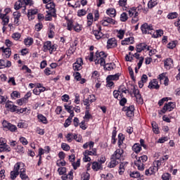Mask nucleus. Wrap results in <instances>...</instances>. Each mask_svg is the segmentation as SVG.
Returning a JSON list of instances; mask_svg holds the SVG:
<instances>
[{
    "label": "nucleus",
    "mask_w": 180,
    "mask_h": 180,
    "mask_svg": "<svg viewBox=\"0 0 180 180\" xmlns=\"http://www.w3.org/2000/svg\"><path fill=\"white\" fill-rule=\"evenodd\" d=\"M106 58V54L105 52H96L95 56H94V62L95 64H100L101 65L105 66V60Z\"/></svg>",
    "instance_id": "nucleus-1"
},
{
    "label": "nucleus",
    "mask_w": 180,
    "mask_h": 180,
    "mask_svg": "<svg viewBox=\"0 0 180 180\" xmlns=\"http://www.w3.org/2000/svg\"><path fill=\"white\" fill-rule=\"evenodd\" d=\"M56 50H57V45L52 44L51 41H46L44 43L43 51L44 53H47V51H49L50 54H53V52L56 51Z\"/></svg>",
    "instance_id": "nucleus-2"
},
{
    "label": "nucleus",
    "mask_w": 180,
    "mask_h": 180,
    "mask_svg": "<svg viewBox=\"0 0 180 180\" xmlns=\"http://www.w3.org/2000/svg\"><path fill=\"white\" fill-rule=\"evenodd\" d=\"M67 29L68 30H70V31L74 30L77 33H79V32L82 30V25L78 23L74 25V22H72V20H69L67 21Z\"/></svg>",
    "instance_id": "nucleus-3"
},
{
    "label": "nucleus",
    "mask_w": 180,
    "mask_h": 180,
    "mask_svg": "<svg viewBox=\"0 0 180 180\" xmlns=\"http://www.w3.org/2000/svg\"><path fill=\"white\" fill-rule=\"evenodd\" d=\"M141 30L143 34H153L154 28H153V25L144 23L141 25Z\"/></svg>",
    "instance_id": "nucleus-4"
},
{
    "label": "nucleus",
    "mask_w": 180,
    "mask_h": 180,
    "mask_svg": "<svg viewBox=\"0 0 180 180\" xmlns=\"http://www.w3.org/2000/svg\"><path fill=\"white\" fill-rule=\"evenodd\" d=\"M130 18H132V23H137L139 22V13L136 11V8H132L128 11Z\"/></svg>",
    "instance_id": "nucleus-5"
},
{
    "label": "nucleus",
    "mask_w": 180,
    "mask_h": 180,
    "mask_svg": "<svg viewBox=\"0 0 180 180\" xmlns=\"http://www.w3.org/2000/svg\"><path fill=\"white\" fill-rule=\"evenodd\" d=\"M131 96H134L136 98V101L139 105H143V98H141V94H140V91H130Z\"/></svg>",
    "instance_id": "nucleus-6"
},
{
    "label": "nucleus",
    "mask_w": 180,
    "mask_h": 180,
    "mask_svg": "<svg viewBox=\"0 0 180 180\" xmlns=\"http://www.w3.org/2000/svg\"><path fill=\"white\" fill-rule=\"evenodd\" d=\"M2 124H3V127H4V129H8V130H9L10 131L14 132L16 130H18V127H16L15 125H13V124L9 123L6 120H4L2 122Z\"/></svg>",
    "instance_id": "nucleus-7"
},
{
    "label": "nucleus",
    "mask_w": 180,
    "mask_h": 180,
    "mask_svg": "<svg viewBox=\"0 0 180 180\" xmlns=\"http://www.w3.org/2000/svg\"><path fill=\"white\" fill-rule=\"evenodd\" d=\"M84 65V61L82 60V58H78L77 61L73 63V70L74 71H79V70H82V65Z\"/></svg>",
    "instance_id": "nucleus-8"
},
{
    "label": "nucleus",
    "mask_w": 180,
    "mask_h": 180,
    "mask_svg": "<svg viewBox=\"0 0 180 180\" xmlns=\"http://www.w3.org/2000/svg\"><path fill=\"white\" fill-rule=\"evenodd\" d=\"M101 23L103 26H109V25H116V20H113L112 18L105 17L101 21Z\"/></svg>",
    "instance_id": "nucleus-9"
},
{
    "label": "nucleus",
    "mask_w": 180,
    "mask_h": 180,
    "mask_svg": "<svg viewBox=\"0 0 180 180\" xmlns=\"http://www.w3.org/2000/svg\"><path fill=\"white\" fill-rule=\"evenodd\" d=\"M175 109V103L174 102H169L168 103H166L163 108L162 109L161 112L163 113H165L167 110L169 112H171L172 110H174Z\"/></svg>",
    "instance_id": "nucleus-10"
},
{
    "label": "nucleus",
    "mask_w": 180,
    "mask_h": 180,
    "mask_svg": "<svg viewBox=\"0 0 180 180\" xmlns=\"http://www.w3.org/2000/svg\"><path fill=\"white\" fill-rule=\"evenodd\" d=\"M0 51H2V56L4 58H9V57L12 56L11 48H5V46H2L0 48Z\"/></svg>",
    "instance_id": "nucleus-11"
},
{
    "label": "nucleus",
    "mask_w": 180,
    "mask_h": 180,
    "mask_svg": "<svg viewBox=\"0 0 180 180\" xmlns=\"http://www.w3.org/2000/svg\"><path fill=\"white\" fill-rule=\"evenodd\" d=\"M39 13V10L37 8H31L27 11V18L28 20H33L36 15Z\"/></svg>",
    "instance_id": "nucleus-12"
},
{
    "label": "nucleus",
    "mask_w": 180,
    "mask_h": 180,
    "mask_svg": "<svg viewBox=\"0 0 180 180\" xmlns=\"http://www.w3.org/2000/svg\"><path fill=\"white\" fill-rule=\"evenodd\" d=\"M160 167H161V162L160 161H154L153 166L149 168L150 174L154 175V174L158 171V168H160Z\"/></svg>",
    "instance_id": "nucleus-13"
},
{
    "label": "nucleus",
    "mask_w": 180,
    "mask_h": 180,
    "mask_svg": "<svg viewBox=\"0 0 180 180\" xmlns=\"http://www.w3.org/2000/svg\"><path fill=\"white\" fill-rule=\"evenodd\" d=\"M123 110L124 112H127V116L128 117H133L134 116V105L124 107Z\"/></svg>",
    "instance_id": "nucleus-14"
},
{
    "label": "nucleus",
    "mask_w": 180,
    "mask_h": 180,
    "mask_svg": "<svg viewBox=\"0 0 180 180\" xmlns=\"http://www.w3.org/2000/svg\"><path fill=\"white\" fill-rule=\"evenodd\" d=\"M123 149H117L111 156V160H120L123 155Z\"/></svg>",
    "instance_id": "nucleus-15"
},
{
    "label": "nucleus",
    "mask_w": 180,
    "mask_h": 180,
    "mask_svg": "<svg viewBox=\"0 0 180 180\" xmlns=\"http://www.w3.org/2000/svg\"><path fill=\"white\" fill-rule=\"evenodd\" d=\"M13 169H15V171H17V172H19L20 171V174L21 172H26V169L25 168V164L20 162H17L14 165Z\"/></svg>",
    "instance_id": "nucleus-16"
},
{
    "label": "nucleus",
    "mask_w": 180,
    "mask_h": 180,
    "mask_svg": "<svg viewBox=\"0 0 180 180\" xmlns=\"http://www.w3.org/2000/svg\"><path fill=\"white\" fill-rule=\"evenodd\" d=\"M117 47V41L115 38H110L107 41V49H115Z\"/></svg>",
    "instance_id": "nucleus-17"
},
{
    "label": "nucleus",
    "mask_w": 180,
    "mask_h": 180,
    "mask_svg": "<svg viewBox=\"0 0 180 180\" xmlns=\"http://www.w3.org/2000/svg\"><path fill=\"white\" fill-rule=\"evenodd\" d=\"M32 96V93L30 91L27 92V94L24 96V98L18 99L17 101V103L19 106H22L23 103H27V99Z\"/></svg>",
    "instance_id": "nucleus-18"
},
{
    "label": "nucleus",
    "mask_w": 180,
    "mask_h": 180,
    "mask_svg": "<svg viewBox=\"0 0 180 180\" xmlns=\"http://www.w3.org/2000/svg\"><path fill=\"white\" fill-rule=\"evenodd\" d=\"M11 151V148L4 142V141L0 140V153H9Z\"/></svg>",
    "instance_id": "nucleus-19"
},
{
    "label": "nucleus",
    "mask_w": 180,
    "mask_h": 180,
    "mask_svg": "<svg viewBox=\"0 0 180 180\" xmlns=\"http://www.w3.org/2000/svg\"><path fill=\"white\" fill-rule=\"evenodd\" d=\"M148 88L149 89H160V84H158L157 79H154L149 82Z\"/></svg>",
    "instance_id": "nucleus-20"
},
{
    "label": "nucleus",
    "mask_w": 180,
    "mask_h": 180,
    "mask_svg": "<svg viewBox=\"0 0 180 180\" xmlns=\"http://www.w3.org/2000/svg\"><path fill=\"white\" fill-rule=\"evenodd\" d=\"M150 50V46H147L146 44H139L136 46V53H141L143 50Z\"/></svg>",
    "instance_id": "nucleus-21"
},
{
    "label": "nucleus",
    "mask_w": 180,
    "mask_h": 180,
    "mask_svg": "<svg viewBox=\"0 0 180 180\" xmlns=\"http://www.w3.org/2000/svg\"><path fill=\"white\" fill-rule=\"evenodd\" d=\"M164 64L166 70H171L172 65H174V60H172L171 58H168L164 61Z\"/></svg>",
    "instance_id": "nucleus-22"
},
{
    "label": "nucleus",
    "mask_w": 180,
    "mask_h": 180,
    "mask_svg": "<svg viewBox=\"0 0 180 180\" xmlns=\"http://www.w3.org/2000/svg\"><path fill=\"white\" fill-rule=\"evenodd\" d=\"M95 101H96V98H95V95L91 94L89 96L88 98H86L84 101V106L86 105H91V103H92V102H95Z\"/></svg>",
    "instance_id": "nucleus-23"
},
{
    "label": "nucleus",
    "mask_w": 180,
    "mask_h": 180,
    "mask_svg": "<svg viewBox=\"0 0 180 180\" xmlns=\"http://www.w3.org/2000/svg\"><path fill=\"white\" fill-rule=\"evenodd\" d=\"M46 9H48V12H51V13H56V5L53 2L48 3L46 5Z\"/></svg>",
    "instance_id": "nucleus-24"
},
{
    "label": "nucleus",
    "mask_w": 180,
    "mask_h": 180,
    "mask_svg": "<svg viewBox=\"0 0 180 180\" xmlns=\"http://www.w3.org/2000/svg\"><path fill=\"white\" fill-rule=\"evenodd\" d=\"M134 164L139 171H144V163L141 159L139 158L136 161L134 162Z\"/></svg>",
    "instance_id": "nucleus-25"
},
{
    "label": "nucleus",
    "mask_w": 180,
    "mask_h": 180,
    "mask_svg": "<svg viewBox=\"0 0 180 180\" xmlns=\"http://www.w3.org/2000/svg\"><path fill=\"white\" fill-rule=\"evenodd\" d=\"M133 43H134V38L129 37V38H126L124 40H122L121 42V44L122 46H126L128 44H133Z\"/></svg>",
    "instance_id": "nucleus-26"
},
{
    "label": "nucleus",
    "mask_w": 180,
    "mask_h": 180,
    "mask_svg": "<svg viewBox=\"0 0 180 180\" xmlns=\"http://www.w3.org/2000/svg\"><path fill=\"white\" fill-rule=\"evenodd\" d=\"M5 107L9 109L11 112H17L18 110V106L12 104V103H6Z\"/></svg>",
    "instance_id": "nucleus-27"
},
{
    "label": "nucleus",
    "mask_w": 180,
    "mask_h": 180,
    "mask_svg": "<svg viewBox=\"0 0 180 180\" xmlns=\"http://www.w3.org/2000/svg\"><path fill=\"white\" fill-rule=\"evenodd\" d=\"M106 13L108 15L110 18H115L116 17V9L114 8H110L106 10Z\"/></svg>",
    "instance_id": "nucleus-28"
},
{
    "label": "nucleus",
    "mask_w": 180,
    "mask_h": 180,
    "mask_svg": "<svg viewBox=\"0 0 180 180\" xmlns=\"http://www.w3.org/2000/svg\"><path fill=\"white\" fill-rule=\"evenodd\" d=\"M120 75L119 74H115L113 75H108L106 78V81H117Z\"/></svg>",
    "instance_id": "nucleus-29"
},
{
    "label": "nucleus",
    "mask_w": 180,
    "mask_h": 180,
    "mask_svg": "<svg viewBox=\"0 0 180 180\" xmlns=\"http://www.w3.org/2000/svg\"><path fill=\"white\" fill-rule=\"evenodd\" d=\"M33 42H34L33 38L30 37H28L24 39V44L27 47H30V46L33 44Z\"/></svg>",
    "instance_id": "nucleus-30"
},
{
    "label": "nucleus",
    "mask_w": 180,
    "mask_h": 180,
    "mask_svg": "<svg viewBox=\"0 0 180 180\" xmlns=\"http://www.w3.org/2000/svg\"><path fill=\"white\" fill-rule=\"evenodd\" d=\"M102 169L103 167L101 163L98 162H94L92 163V169H94V171H99V169Z\"/></svg>",
    "instance_id": "nucleus-31"
},
{
    "label": "nucleus",
    "mask_w": 180,
    "mask_h": 180,
    "mask_svg": "<svg viewBox=\"0 0 180 180\" xmlns=\"http://www.w3.org/2000/svg\"><path fill=\"white\" fill-rule=\"evenodd\" d=\"M93 34H94V36H95L96 39H97V40H100V39H102V37H103V34L102 33V32H101V30H94Z\"/></svg>",
    "instance_id": "nucleus-32"
},
{
    "label": "nucleus",
    "mask_w": 180,
    "mask_h": 180,
    "mask_svg": "<svg viewBox=\"0 0 180 180\" xmlns=\"http://www.w3.org/2000/svg\"><path fill=\"white\" fill-rule=\"evenodd\" d=\"M21 16L22 15L20 14V13L18 11L13 13L14 22L15 23V25H18V23H19V20Z\"/></svg>",
    "instance_id": "nucleus-33"
},
{
    "label": "nucleus",
    "mask_w": 180,
    "mask_h": 180,
    "mask_svg": "<svg viewBox=\"0 0 180 180\" xmlns=\"http://www.w3.org/2000/svg\"><path fill=\"white\" fill-rule=\"evenodd\" d=\"M153 127V131L155 134H159L160 129H158V124L155 122H152L151 123Z\"/></svg>",
    "instance_id": "nucleus-34"
},
{
    "label": "nucleus",
    "mask_w": 180,
    "mask_h": 180,
    "mask_svg": "<svg viewBox=\"0 0 180 180\" xmlns=\"http://www.w3.org/2000/svg\"><path fill=\"white\" fill-rule=\"evenodd\" d=\"M2 20L3 26H6L9 23V16H7L6 14H4L3 17L0 18Z\"/></svg>",
    "instance_id": "nucleus-35"
},
{
    "label": "nucleus",
    "mask_w": 180,
    "mask_h": 180,
    "mask_svg": "<svg viewBox=\"0 0 180 180\" xmlns=\"http://www.w3.org/2000/svg\"><path fill=\"white\" fill-rule=\"evenodd\" d=\"M92 23H94V15L90 13L87 15V25L91 26Z\"/></svg>",
    "instance_id": "nucleus-36"
},
{
    "label": "nucleus",
    "mask_w": 180,
    "mask_h": 180,
    "mask_svg": "<svg viewBox=\"0 0 180 180\" xmlns=\"http://www.w3.org/2000/svg\"><path fill=\"white\" fill-rule=\"evenodd\" d=\"M105 68L108 70V71H112V70H115L116 68V65L115 63H105Z\"/></svg>",
    "instance_id": "nucleus-37"
},
{
    "label": "nucleus",
    "mask_w": 180,
    "mask_h": 180,
    "mask_svg": "<svg viewBox=\"0 0 180 180\" xmlns=\"http://www.w3.org/2000/svg\"><path fill=\"white\" fill-rule=\"evenodd\" d=\"M132 150L134 151V153H140L141 151V146L139 143H135L132 146Z\"/></svg>",
    "instance_id": "nucleus-38"
},
{
    "label": "nucleus",
    "mask_w": 180,
    "mask_h": 180,
    "mask_svg": "<svg viewBox=\"0 0 180 180\" xmlns=\"http://www.w3.org/2000/svg\"><path fill=\"white\" fill-rule=\"evenodd\" d=\"M126 33V31L123 30H120L117 31V37H118V39H120V40H122V39H123V37H124V34Z\"/></svg>",
    "instance_id": "nucleus-39"
},
{
    "label": "nucleus",
    "mask_w": 180,
    "mask_h": 180,
    "mask_svg": "<svg viewBox=\"0 0 180 180\" xmlns=\"http://www.w3.org/2000/svg\"><path fill=\"white\" fill-rule=\"evenodd\" d=\"M47 14L45 16V20H51L53 16H56V13H51V11H46Z\"/></svg>",
    "instance_id": "nucleus-40"
},
{
    "label": "nucleus",
    "mask_w": 180,
    "mask_h": 180,
    "mask_svg": "<svg viewBox=\"0 0 180 180\" xmlns=\"http://www.w3.org/2000/svg\"><path fill=\"white\" fill-rule=\"evenodd\" d=\"M124 141V136L122 134H119L118 135V146L120 147L123 144Z\"/></svg>",
    "instance_id": "nucleus-41"
},
{
    "label": "nucleus",
    "mask_w": 180,
    "mask_h": 180,
    "mask_svg": "<svg viewBox=\"0 0 180 180\" xmlns=\"http://www.w3.org/2000/svg\"><path fill=\"white\" fill-rule=\"evenodd\" d=\"M85 155H96V149H92V150H85L84 152Z\"/></svg>",
    "instance_id": "nucleus-42"
},
{
    "label": "nucleus",
    "mask_w": 180,
    "mask_h": 180,
    "mask_svg": "<svg viewBox=\"0 0 180 180\" xmlns=\"http://www.w3.org/2000/svg\"><path fill=\"white\" fill-rule=\"evenodd\" d=\"M18 175H19V172L15 170V169H13V170L11 172V179H16V177Z\"/></svg>",
    "instance_id": "nucleus-43"
},
{
    "label": "nucleus",
    "mask_w": 180,
    "mask_h": 180,
    "mask_svg": "<svg viewBox=\"0 0 180 180\" xmlns=\"http://www.w3.org/2000/svg\"><path fill=\"white\" fill-rule=\"evenodd\" d=\"M119 164V161H117L116 159H111V161L110 162V168H115Z\"/></svg>",
    "instance_id": "nucleus-44"
},
{
    "label": "nucleus",
    "mask_w": 180,
    "mask_h": 180,
    "mask_svg": "<svg viewBox=\"0 0 180 180\" xmlns=\"http://www.w3.org/2000/svg\"><path fill=\"white\" fill-rule=\"evenodd\" d=\"M120 94H122L120 91H113L114 98L120 101V99H122V96L120 95Z\"/></svg>",
    "instance_id": "nucleus-45"
},
{
    "label": "nucleus",
    "mask_w": 180,
    "mask_h": 180,
    "mask_svg": "<svg viewBox=\"0 0 180 180\" xmlns=\"http://www.w3.org/2000/svg\"><path fill=\"white\" fill-rule=\"evenodd\" d=\"M155 5H157V1L155 0H150L148 3V8H149V9H151L154 8Z\"/></svg>",
    "instance_id": "nucleus-46"
},
{
    "label": "nucleus",
    "mask_w": 180,
    "mask_h": 180,
    "mask_svg": "<svg viewBox=\"0 0 180 180\" xmlns=\"http://www.w3.org/2000/svg\"><path fill=\"white\" fill-rule=\"evenodd\" d=\"M38 119H39V122H41L44 124H46L47 123V118H46V117H44L41 114L38 115Z\"/></svg>",
    "instance_id": "nucleus-47"
},
{
    "label": "nucleus",
    "mask_w": 180,
    "mask_h": 180,
    "mask_svg": "<svg viewBox=\"0 0 180 180\" xmlns=\"http://www.w3.org/2000/svg\"><path fill=\"white\" fill-rule=\"evenodd\" d=\"M11 96L13 99H15V98H20V93H19L18 91H13Z\"/></svg>",
    "instance_id": "nucleus-48"
},
{
    "label": "nucleus",
    "mask_w": 180,
    "mask_h": 180,
    "mask_svg": "<svg viewBox=\"0 0 180 180\" xmlns=\"http://www.w3.org/2000/svg\"><path fill=\"white\" fill-rule=\"evenodd\" d=\"M167 18L168 19H176V18H178V13H170L167 15Z\"/></svg>",
    "instance_id": "nucleus-49"
},
{
    "label": "nucleus",
    "mask_w": 180,
    "mask_h": 180,
    "mask_svg": "<svg viewBox=\"0 0 180 180\" xmlns=\"http://www.w3.org/2000/svg\"><path fill=\"white\" fill-rule=\"evenodd\" d=\"M129 19V17L127 16V13H122L120 15V20L121 22H126Z\"/></svg>",
    "instance_id": "nucleus-50"
},
{
    "label": "nucleus",
    "mask_w": 180,
    "mask_h": 180,
    "mask_svg": "<svg viewBox=\"0 0 180 180\" xmlns=\"http://www.w3.org/2000/svg\"><path fill=\"white\" fill-rule=\"evenodd\" d=\"M86 15V11L85 9H80L77 11V16L81 18L82 16H85Z\"/></svg>",
    "instance_id": "nucleus-51"
},
{
    "label": "nucleus",
    "mask_w": 180,
    "mask_h": 180,
    "mask_svg": "<svg viewBox=\"0 0 180 180\" xmlns=\"http://www.w3.org/2000/svg\"><path fill=\"white\" fill-rule=\"evenodd\" d=\"M22 1H18L15 5H14V8L15 9V11H19L20 8H22Z\"/></svg>",
    "instance_id": "nucleus-52"
},
{
    "label": "nucleus",
    "mask_w": 180,
    "mask_h": 180,
    "mask_svg": "<svg viewBox=\"0 0 180 180\" xmlns=\"http://www.w3.org/2000/svg\"><path fill=\"white\" fill-rule=\"evenodd\" d=\"M16 151L19 154H23L25 153V148L22 146H18L16 148Z\"/></svg>",
    "instance_id": "nucleus-53"
},
{
    "label": "nucleus",
    "mask_w": 180,
    "mask_h": 180,
    "mask_svg": "<svg viewBox=\"0 0 180 180\" xmlns=\"http://www.w3.org/2000/svg\"><path fill=\"white\" fill-rule=\"evenodd\" d=\"M11 37H12V39H13L14 40L18 41V40H19V39H20L21 35H20V34L18 33V32H15V33H13V34H12Z\"/></svg>",
    "instance_id": "nucleus-54"
},
{
    "label": "nucleus",
    "mask_w": 180,
    "mask_h": 180,
    "mask_svg": "<svg viewBox=\"0 0 180 180\" xmlns=\"http://www.w3.org/2000/svg\"><path fill=\"white\" fill-rule=\"evenodd\" d=\"M167 77V73H162L158 76V79L160 82H162V81H165Z\"/></svg>",
    "instance_id": "nucleus-55"
},
{
    "label": "nucleus",
    "mask_w": 180,
    "mask_h": 180,
    "mask_svg": "<svg viewBox=\"0 0 180 180\" xmlns=\"http://www.w3.org/2000/svg\"><path fill=\"white\" fill-rule=\"evenodd\" d=\"M20 176L22 180H29V176L26 175V172H21V173H20Z\"/></svg>",
    "instance_id": "nucleus-56"
},
{
    "label": "nucleus",
    "mask_w": 180,
    "mask_h": 180,
    "mask_svg": "<svg viewBox=\"0 0 180 180\" xmlns=\"http://www.w3.org/2000/svg\"><path fill=\"white\" fill-rule=\"evenodd\" d=\"M163 180H171V174L169 173H165L162 176Z\"/></svg>",
    "instance_id": "nucleus-57"
},
{
    "label": "nucleus",
    "mask_w": 180,
    "mask_h": 180,
    "mask_svg": "<svg viewBox=\"0 0 180 180\" xmlns=\"http://www.w3.org/2000/svg\"><path fill=\"white\" fill-rule=\"evenodd\" d=\"M58 172H59L60 175H64V174L67 172V169L65 167H60L58 169Z\"/></svg>",
    "instance_id": "nucleus-58"
},
{
    "label": "nucleus",
    "mask_w": 180,
    "mask_h": 180,
    "mask_svg": "<svg viewBox=\"0 0 180 180\" xmlns=\"http://www.w3.org/2000/svg\"><path fill=\"white\" fill-rule=\"evenodd\" d=\"M84 119L87 121L89 120V119H92V115L89 113V110H88L85 111Z\"/></svg>",
    "instance_id": "nucleus-59"
},
{
    "label": "nucleus",
    "mask_w": 180,
    "mask_h": 180,
    "mask_svg": "<svg viewBox=\"0 0 180 180\" xmlns=\"http://www.w3.org/2000/svg\"><path fill=\"white\" fill-rule=\"evenodd\" d=\"M73 77H74L75 79H76V81H79L81 79V74L78 72H75L73 74Z\"/></svg>",
    "instance_id": "nucleus-60"
},
{
    "label": "nucleus",
    "mask_w": 180,
    "mask_h": 180,
    "mask_svg": "<svg viewBox=\"0 0 180 180\" xmlns=\"http://www.w3.org/2000/svg\"><path fill=\"white\" fill-rule=\"evenodd\" d=\"M131 178H140V173L139 172H133L130 174Z\"/></svg>",
    "instance_id": "nucleus-61"
},
{
    "label": "nucleus",
    "mask_w": 180,
    "mask_h": 180,
    "mask_svg": "<svg viewBox=\"0 0 180 180\" xmlns=\"http://www.w3.org/2000/svg\"><path fill=\"white\" fill-rule=\"evenodd\" d=\"M123 172H124V163H121L120 165V169H119L120 175H122Z\"/></svg>",
    "instance_id": "nucleus-62"
},
{
    "label": "nucleus",
    "mask_w": 180,
    "mask_h": 180,
    "mask_svg": "<svg viewBox=\"0 0 180 180\" xmlns=\"http://www.w3.org/2000/svg\"><path fill=\"white\" fill-rule=\"evenodd\" d=\"M79 165H81V160H79V159H78L76 162L72 163L74 169H77V168H78V167H79Z\"/></svg>",
    "instance_id": "nucleus-63"
},
{
    "label": "nucleus",
    "mask_w": 180,
    "mask_h": 180,
    "mask_svg": "<svg viewBox=\"0 0 180 180\" xmlns=\"http://www.w3.org/2000/svg\"><path fill=\"white\" fill-rule=\"evenodd\" d=\"M61 147L65 151H70V146L67 143H62Z\"/></svg>",
    "instance_id": "nucleus-64"
}]
</instances>
